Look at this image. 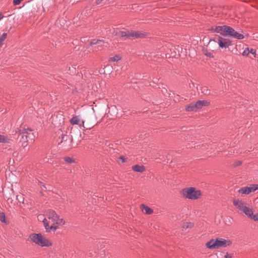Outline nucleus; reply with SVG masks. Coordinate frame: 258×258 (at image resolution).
I'll return each instance as SVG.
<instances>
[{
    "instance_id": "f8f14e48",
    "label": "nucleus",
    "mask_w": 258,
    "mask_h": 258,
    "mask_svg": "<svg viewBox=\"0 0 258 258\" xmlns=\"http://www.w3.org/2000/svg\"><path fill=\"white\" fill-rule=\"evenodd\" d=\"M229 26L226 25L216 26L213 30V32L220 33L224 36H227V31Z\"/></svg>"
},
{
    "instance_id": "ea45409f",
    "label": "nucleus",
    "mask_w": 258,
    "mask_h": 258,
    "mask_svg": "<svg viewBox=\"0 0 258 258\" xmlns=\"http://www.w3.org/2000/svg\"><path fill=\"white\" fill-rule=\"evenodd\" d=\"M207 56L211 57V53H209V54H207Z\"/></svg>"
},
{
    "instance_id": "f257e3e1",
    "label": "nucleus",
    "mask_w": 258,
    "mask_h": 258,
    "mask_svg": "<svg viewBox=\"0 0 258 258\" xmlns=\"http://www.w3.org/2000/svg\"><path fill=\"white\" fill-rule=\"evenodd\" d=\"M47 218L43 220V223L45 229L47 231H55L58 225H63L65 223L64 220L60 218L56 212L52 210H49L47 213Z\"/></svg>"
},
{
    "instance_id": "c9c22d12",
    "label": "nucleus",
    "mask_w": 258,
    "mask_h": 258,
    "mask_svg": "<svg viewBox=\"0 0 258 258\" xmlns=\"http://www.w3.org/2000/svg\"><path fill=\"white\" fill-rule=\"evenodd\" d=\"M23 0H13V5L14 6H17L20 4Z\"/></svg>"
},
{
    "instance_id": "4c0bfd02",
    "label": "nucleus",
    "mask_w": 258,
    "mask_h": 258,
    "mask_svg": "<svg viewBox=\"0 0 258 258\" xmlns=\"http://www.w3.org/2000/svg\"><path fill=\"white\" fill-rule=\"evenodd\" d=\"M3 16L2 15V13H0V20H2L3 18Z\"/></svg>"
},
{
    "instance_id": "5701e85b",
    "label": "nucleus",
    "mask_w": 258,
    "mask_h": 258,
    "mask_svg": "<svg viewBox=\"0 0 258 258\" xmlns=\"http://www.w3.org/2000/svg\"><path fill=\"white\" fill-rule=\"evenodd\" d=\"M237 39H242L244 38V36L243 34L238 33L237 31L235 32L233 36L232 37Z\"/></svg>"
},
{
    "instance_id": "79ce46f5",
    "label": "nucleus",
    "mask_w": 258,
    "mask_h": 258,
    "mask_svg": "<svg viewBox=\"0 0 258 258\" xmlns=\"http://www.w3.org/2000/svg\"><path fill=\"white\" fill-rule=\"evenodd\" d=\"M2 44H3V42L0 41V47L2 46Z\"/></svg>"
},
{
    "instance_id": "0eeeda50",
    "label": "nucleus",
    "mask_w": 258,
    "mask_h": 258,
    "mask_svg": "<svg viewBox=\"0 0 258 258\" xmlns=\"http://www.w3.org/2000/svg\"><path fill=\"white\" fill-rule=\"evenodd\" d=\"M212 41L217 42L219 47L221 48H227L232 45L231 41L229 38H223L221 36L218 37V41L216 40V38L211 39L209 43Z\"/></svg>"
},
{
    "instance_id": "49530a36",
    "label": "nucleus",
    "mask_w": 258,
    "mask_h": 258,
    "mask_svg": "<svg viewBox=\"0 0 258 258\" xmlns=\"http://www.w3.org/2000/svg\"><path fill=\"white\" fill-rule=\"evenodd\" d=\"M60 133H61V134L62 133L61 131H60V132H58V134H60Z\"/></svg>"
},
{
    "instance_id": "a19ab883",
    "label": "nucleus",
    "mask_w": 258,
    "mask_h": 258,
    "mask_svg": "<svg viewBox=\"0 0 258 258\" xmlns=\"http://www.w3.org/2000/svg\"><path fill=\"white\" fill-rule=\"evenodd\" d=\"M214 29H215V28H212L211 29V31H212V32H213V30H214Z\"/></svg>"
},
{
    "instance_id": "a878e982",
    "label": "nucleus",
    "mask_w": 258,
    "mask_h": 258,
    "mask_svg": "<svg viewBox=\"0 0 258 258\" xmlns=\"http://www.w3.org/2000/svg\"><path fill=\"white\" fill-rule=\"evenodd\" d=\"M4 196H5V198L7 200V202L8 204L12 203L13 200H12V197L11 195L8 196L7 194L5 193V191H4Z\"/></svg>"
},
{
    "instance_id": "412c9836",
    "label": "nucleus",
    "mask_w": 258,
    "mask_h": 258,
    "mask_svg": "<svg viewBox=\"0 0 258 258\" xmlns=\"http://www.w3.org/2000/svg\"><path fill=\"white\" fill-rule=\"evenodd\" d=\"M10 139L8 137L0 135V143H8Z\"/></svg>"
},
{
    "instance_id": "4be33fe9",
    "label": "nucleus",
    "mask_w": 258,
    "mask_h": 258,
    "mask_svg": "<svg viewBox=\"0 0 258 258\" xmlns=\"http://www.w3.org/2000/svg\"><path fill=\"white\" fill-rule=\"evenodd\" d=\"M4 191H5V193L7 194L8 196L11 195L12 197L14 196V191L12 188L3 189L4 194Z\"/></svg>"
},
{
    "instance_id": "cd10ccee",
    "label": "nucleus",
    "mask_w": 258,
    "mask_h": 258,
    "mask_svg": "<svg viewBox=\"0 0 258 258\" xmlns=\"http://www.w3.org/2000/svg\"><path fill=\"white\" fill-rule=\"evenodd\" d=\"M0 221L2 222L6 223V216L4 212H0Z\"/></svg>"
},
{
    "instance_id": "aec40b11",
    "label": "nucleus",
    "mask_w": 258,
    "mask_h": 258,
    "mask_svg": "<svg viewBox=\"0 0 258 258\" xmlns=\"http://www.w3.org/2000/svg\"><path fill=\"white\" fill-rule=\"evenodd\" d=\"M185 110L187 111H197V109L195 106V103H190L186 108Z\"/></svg>"
},
{
    "instance_id": "7c9ffc66",
    "label": "nucleus",
    "mask_w": 258,
    "mask_h": 258,
    "mask_svg": "<svg viewBox=\"0 0 258 258\" xmlns=\"http://www.w3.org/2000/svg\"><path fill=\"white\" fill-rule=\"evenodd\" d=\"M7 37V33H4L0 37V41L3 42Z\"/></svg>"
},
{
    "instance_id": "f3484780",
    "label": "nucleus",
    "mask_w": 258,
    "mask_h": 258,
    "mask_svg": "<svg viewBox=\"0 0 258 258\" xmlns=\"http://www.w3.org/2000/svg\"><path fill=\"white\" fill-rule=\"evenodd\" d=\"M141 209L143 212L147 215L151 214L153 212V210L152 209L145 205H141Z\"/></svg>"
},
{
    "instance_id": "ddd939ff",
    "label": "nucleus",
    "mask_w": 258,
    "mask_h": 258,
    "mask_svg": "<svg viewBox=\"0 0 258 258\" xmlns=\"http://www.w3.org/2000/svg\"><path fill=\"white\" fill-rule=\"evenodd\" d=\"M70 122L72 124L78 125L80 127L84 126L85 121L81 119L80 116H74L70 120Z\"/></svg>"
},
{
    "instance_id": "6ab92c4d",
    "label": "nucleus",
    "mask_w": 258,
    "mask_h": 258,
    "mask_svg": "<svg viewBox=\"0 0 258 258\" xmlns=\"http://www.w3.org/2000/svg\"><path fill=\"white\" fill-rule=\"evenodd\" d=\"M84 121H85L84 126H82L84 127V128H85L86 129L90 130L94 126V122L91 123H88V119H86Z\"/></svg>"
},
{
    "instance_id": "6e6552de",
    "label": "nucleus",
    "mask_w": 258,
    "mask_h": 258,
    "mask_svg": "<svg viewBox=\"0 0 258 258\" xmlns=\"http://www.w3.org/2000/svg\"><path fill=\"white\" fill-rule=\"evenodd\" d=\"M57 141L58 145L62 144V147L70 146L72 141V137L62 133Z\"/></svg>"
},
{
    "instance_id": "f03ea898",
    "label": "nucleus",
    "mask_w": 258,
    "mask_h": 258,
    "mask_svg": "<svg viewBox=\"0 0 258 258\" xmlns=\"http://www.w3.org/2000/svg\"><path fill=\"white\" fill-rule=\"evenodd\" d=\"M18 135V138L20 141L22 142V146L25 148L27 146V142L30 140L32 141L34 140L35 135L33 131L31 128L27 127H21L16 131Z\"/></svg>"
},
{
    "instance_id": "bb28decb",
    "label": "nucleus",
    "mask_w": 258,
    "mask_h": 258,
    "mask_svg": "<svg viewBox=\"0 0 258 258\" xmlns=\"http://www.w3.org/2000/svg\"><path fill=\"white\" fill-rule=\"evenodd\" d=\"M57 118V116H55V115H54L52 116V123L53 124V125L55 126H58L60 124H61V122H56L55 121L56 120H55Z\"/></svg>"
},
{
    "instance_id": "2eb2a0df",
    "label": "nucleus",
    "mask_w": 258,
    "mask_h": 258,
    "mask_svg": "<svg viewBox=\"0 0 258 258\" xmlns=\"http://www.w3.org/2000/svg\"><path fill=\"white\" fill-rule=\"evenodd\" d=\"M210 102L207 100H199L195 103V106L197 110L204 106H208Z\"/></svg>"
},
{
    "instance_id": "9d476101",
    "label": "nucleus",
    "mask_w": 258,
    "mask_h": 258,
    "mask_svg": "<svg viewBox=\"0 0 258 258\" xmlns=\"http://www.w3.org/2000/svg\"><path fill=\"white\" fill-rule=\"evenodd\" d=\"M243 212L246 215L249 219L253 220L255 221H258V214L256 213L253 214L252 208L246 207Z\"/></svg>"
},
{
    "instance_id": "37998d69",
    "label": "nucleus",
    "mask_w": 258,
    "mask_h": 258,
    "mask_svg": "<svg viewBox=\"0 0 258 258\" xmlns=\"http://www.w3.org/2000/svg\"><path fill=\"white\" fill-rule=\"evenodd\" d=\"M2 44H3V42L0 41V47L2 46Z\"/></svg>"
},
{
    "instance_id": "c756f323",
    "label": "nucleus",
    "mask_w": 258,
    "mask_h": 258,
    "mask_svg": "<svg viewBox=\"0 0 258 258\" xmlns=\"http://www.w3.org/2000/svg\"><path fill=\"white\" fill-rule=\"evenodd\" d=\"M249 48L247 47L246 48L244 51H243L242 52V55L243 56H248V55L249 54Z\"/></svg>"
},
{
    "instance_id": "4468645a",
    "label": "nucleus",
    "mask_w": 258,
    "mask_h": 258,
    "mask_svg": "<svg viewBox=\"0 0 258 258\" xmlns=\"http://www.w3.org/2000/svg\"><path fill=\"white\" fill-rule=\"evenodd\" d=\"M233 204L236 209L242 212H243L246 207L245 203L239 199H234L233 201Z\"/></svg>"
},
{
    "instance_id": "dca6fc26",
    "label": "nucleus",
    "mask_w": 258,
    "mask_h": 258,
    "mask_svg": "<svg viewBox=\"0 0 258 258\" xmlns=\"http://www.w3.org/2000/svg\"><path fill=\"white\" fill-rule=\"evenodd\" d=\"M132 169L134 171L142 173L145 170V167L143 165H136L132 167Z\"/></svg>"
},
{
    "instance_id": "c85d7f7f",
    "label": "nucleus",
    "mask_w": 258,
    "mask_h": 258,
    "mask_svg": "<svg viewBox=\"0 0 258 258\" xmlns=\"http://www.w3.org/2000/svg\"><path fill=\"white\" fill-rule=\"evenodd\" d=\"M64 160L68 163H72L74 162L73 159L69 157H64Z\"/></svg>"
},
{
    "instance_id": "1a4fd4ad",
    "label": "nucleus",
    "mask_w": 258,
    "mask_h": 258,
    "mask_svg": "<svg viewBox=\"0 0 258 258\" xmlns=\"http://www.w3.org/2000/svg\"><path fill=\"white\" fill-rule=\"evenodd\" d=\"M258 189V184H252L250 186L241 187L238 190V192L241 194L248 195L249 193Z\"/></svg>"
},
{
    "instance_id": "9b49d317",
    "label": "nucleus",
    "mask_w": 258,
    "mask_h": 258,
    "mask_svg": "<svg viewBox=\"0 0 258 258\" xmlns=\"http://www.w3.org/2000/svg\"><path fill=\"white\" fill-rule=\"evenodd\" d=\"M104 42L102 40L93 39L90 43L91 46L93 48V51H98L103 46Z\"/></svg>"
},
{
    "instance_id": "b1692460",
    "label": "nucleus",
    "mask_w": 258,
    "mask_h": 258,
    "mask_svg": "<svg viewBox=\"0 0 258 258\" xmlns=\"http://www.w3.org/2000/svg\"><path fill=\"white\" fill-rule=\"evenodd\" d=\"M235 32L236 31L233 28L229 26L227 31V35L232 37L234 33H235Z\"/></svg>"
},
{
    "instance_id": "e433bc0d",
    "label": "nucleus",
    "mask_w": 258,
    "mask_h": 258,
    "mask_svg": "<svg viewBox=\"0 0 258 258\" xmlns=\"http://www.w3.org/2000/svg\"><path fill=\"white\" fill-rule=\"evenodd\" d=\"M119 159L122 161V162H125V158L124 156H121L119 157Z\"/></svg>"
},
{
    "instance_id": "7ed1b4c3",
    "label": "nucleus",
    "mask_w": 258,
    "mask_h": 258,
    "mask_svg": "<svg viewBox=\"0 0 258 258\" xmlns=\"http://www.w3.org/2000/svg\"><path fill=\"white\" fill-rule=\"evenodd\" d=\"M232 244V241L229 239H225L222 238L217 237L213 238L206 243L207 248L214 249H218L221 247H226L230 246Z\"/></svg>"
},
{
    "instance_id": "393cba45",
    "label": "nucleus",
    "mask_w": 258,
    "mask_h": 258,
    "mask_svg": "<svg viewBox=\"0 0 258 258\" xmlns=\"http://www.w3.org/2000/svg\"><path fill=\"white\" fill-rule=\"evenodd\" d=\"M194 226V224L191 222H186L184 223L183 224V228L184 229H187L192 228Z\"/></svg>"
},
{
    "instance_id": "423d86ee",
    "label": "nucleus",
    "mask_w": 258,
    "mask_h": 258,
    "mask_svg": "<svg viewBox=\"0 0 258 258\" xmlns=\"http://www.w3.org/2000/svg\"><path fill=\"white\" fill-rule=\"evenodd\" d=\"M113 34L115 36L126 38L135 37L138 38H142L145 35L144 33L140 31H130L128 30L114 31Z\"/></svg>"
},
{
    "instance_id": "473e14b6",
    "label": "nucleus",
    "mask_w": 258,
    "mask_h": 258,
    "mask_svg": "<svg viewBox=\"0 0 258 258\" xmlns=\"http://www.w3.org/2000/svg\"><path fill=\"white\" fill-rule=\"evenodd\" d=\"M223 253L224 254V258H232L233 256L232 253H230L228 252H226L225 253Z\"/></svg>"
},
{
    "instance_id": "58836bf2",
    "label": "nucleus",
    "mask_w": 258,
    "mask_h": 258,
    "mask_svg": "<svg viewBox=\"0 0 258 258\" xmlns=\"http://www.w3.org/2000/svg\"><path fill=\"white\" fill-rule=\"evenodd\" d=\"M39 183H40V184L41 185H42L43 186H44V187H45L44 186V185L43 184H42L43 183H42V182H39Z\"/></svg>"
},
{
    "instance_id": "2f4dec72",
    "label": "nucleus",
    "mask_w": 258,
    "mask_h": 258,
    "mask_svg": "<svg viewBox=\"0 0 258 258\" xmlns=\"http://www.w3.org/2000/svg\"><path fill=\"white\" fill-rule=\"evenodd\" d=\"M16 199L20 203L23 202L24 201V198L21 195H17L16 196Z\"/></svg>"
},
{
    "instance_id": "a18cd8bd",
    "label": "nucleus",
    "mask_w": 258,
    "mask_h": 258,
    "mask_svg": "<svg viewBox=\"0 0 258 258\" xmlns=\"http://www.w3.org/2000/svg\"><path fill=\"white\" fill-rule=\"evenodd\" d=\"M2 44H3V42L0 41V47L2 46Z\"/></svg>"
},
{
    "instance_id": "72a5a7b5",
    "label": "nucleus",
    "mask_w": 258,
    "mask_h": 258,
    "mask_svg": "<svg viewBox=\"0 0 258 258\" xmlns=\"http://www.w3.org/2000/svg\"><path fill=\"white\" fill-rule=\"evenodd\" d=\"M249 53L252 54L254 56V57H256L255 49L251 48L250 49H249Z\"/></svg>"
},
{
    "instance_id": "f704fd0d",
    "label": "nucleus",
    "mask_w": 258,
    "mask_h": 258,
    "mask_svg": "<svg viewBox=\"0 0 258 258\" xmlns=\"http://www.w3.org/2000/svg\"><path fill=\"white\" fill-rule=\"evenodd\" d=\"M112 60L114 61H117L120 59V57L119 55H116L112 57Z\"/></svg>"
},
{
    "instance_id": "a211bd4d",
    "label": "nucleus",
    "mask_w": 258,
    "mask_h": 258,
    "mask_svg": "<svg viewBox=\"0 0 258 258\" xmlns=\"http://www.w3.org/2000/svg\"><path fill=\"white\" fill-rule=\"evenodd\" d=\"M201 92L205 95H209L211 94V91L207 86L200 87Z\"/></svg>"
},
{
    "instance_id": "c03bdc74",
    "label": "nucleus",
    "mask_w": 258,
    "mask_h": 258,
    "mask_svg": "<svg viewBox=\"0 0 258 258\" xmlns=\"http://www.w3.org/2000/svg\"><path fill=\"white\" fill-rule=\"evenodd\" d=\"M2 44H3V42L0 41V47L2 46Z\"/></svg>"
},
{
    "instance_id": "20e7f679",
    "label": "nucleus",
    "mask_w": 258,
    "mask_h": 258,
    "mask_svg": "<svg viewBox=\"0 0 258 258\" xmlns=\"http://www.w3.org/2000/svg\"><path fill=\"white\" fill-rule=\"evenodd\" d=\"M30 241L41 247H49L52 243L41 233H33L29 236Z\"/></svg>"
},
{
    "instance_id": "39448f33",
    "label": "nucleus",
    "mask_w": 258,
    "mask_h": 258,
    "mask_svg": "<svg viewBox=\"0 0 258 258\" xmlns=\"http://www.w3.org/2000/svg\"><path fill=\"white\" fill-rule=\"evenodd\" d=\"M182 193L185 199L191 200H196L202 197L201 191L194 187H185L182 189Z\"/></svg>"
}]
</instances>
